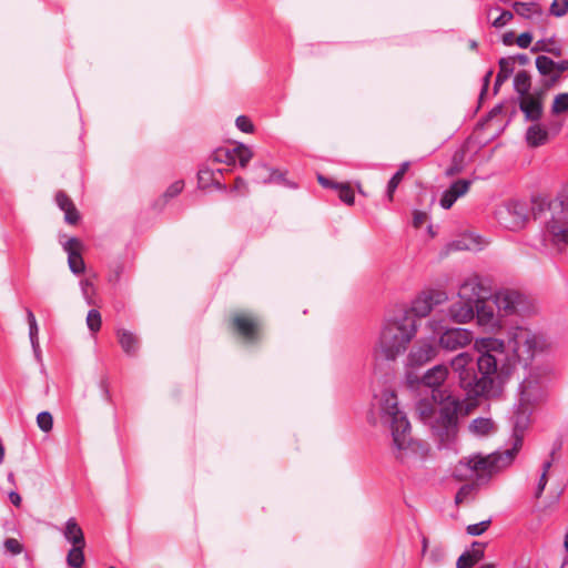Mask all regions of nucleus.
Returning <instances> with one entry per match:
<instances>
[{"label":"nucleus","instance_id":"49","mask_svg":"<svg viewBox=\"0 0 568 568\" xmlns=\"http://www.w3.org/2000/svg\"><path fill=\"white\" fill-rule=\"evenodd\" d=\"M4 548L8 552L12 555H19L23 550V546L21 545V542L14 538H8L4 541Z\"/></svg>","mask_w":568,"mask_h":568},{"label":"nucleus","instance_id":"51","mask_svg":"<svg viewBox=\"0 0 568 568\" xmlns=\"http://www.w3.org/2000/svg\"><path fill=\"white\" fill-rule=\"evenodd\" d=\"M531 42L532 36L529 32L520 33L515 40V43L521 49H527L531 44Z\"/></svg>","mask_w":568,"mask_h":568},{"label":"nucleus","instance_id":"6","mask_svg":"<svg viewBox=\"0 0 568 568\" xmlns=\"http://www.w3.org/2000/svg\"><path fill=\"white\" fill-rule=\"evenodd\" d=\"M514 460V452L476 454L459 460L454 468V477L459 480L480 479L509 466Z\"/></svg>","mask_w":568,"mask_h":568},{"label":"nucleus","instance_id":"30","mask_svg":"<svg viewBox=\"0 0 568 568\" xmlns=\"http://www.w3.org/2000/svg\"><path fill=\"white\" fill-rule=\"evenodd\" d=\"M26 313H27V321H28V324H29L30 342H31V345H32V348H33L34 353H38L39 352V341H38L39 327H38V324H37V320H36V316H34V314L32 313L31 310L28 308L26 311Z\"/></svg>","mask_w":568,"mask_h":568},{"label":"nucleus","instance_id":"37","mask_svg":"<svg viewBox=\"0 0 568 568\" xmlns=\"http://www.w3.org/2000/svg\"><path fill=\"white\" fill-rule=\"evenodd\" d=\"M568 111V93H559L555 97L551 104V112L560 114Z\"/></svg>","mask_w":568,"mask_h":568},{"label":"nucleus","instance_id":"41","mask_svg":"<svg viewBox=\"0 0 568 568\" xmlns=\"http://www.w3.org/2000/svg\"><path fill=\"white\" fill-rule=\"evenodd\" d=\"M466 555L469 556V558L475 562V565L484 558L485 552V544L475 541L471 545V549L468 551H465Z\"/></svg>","mask_w":568,"mask_h":568},{"label":"nucleus","instance_id":"23","mask_svg":"<svg viewBox=\"0 0 568 568\" xmlns=\"http://www.w3.org/2000/svg\"><path fill=\"white\" fill-rule=\"evenodd\" d=\"M62 534L65 540L72 546L85 547V538L82 528L75 518H69L63 527Z\"/></svg>","mask_w":568,"mask_h":568},{"label":"nucleus","instance_id":"4","mask_svg":"<svg viewBox=\"0 0 568 568\" xmlns=\"http://www.w3.org/2000/svg\"><path fill=\"white\" fill-rule=\"evenodd\" d=\"M458 408L459 402L442 392L434 393L432 397L424 398L417 404L420 419L429 425L445 444L456 437Z\"/></svg>","mask_w":568,"mask_h":568},{"label":"nucleus","instance_id":"34","mask_svg":"<svg viewBox=\"0 0 568 568\" xmlns=\"http://www.w3.org/2000/svg\"><path fill=\"white\" fill-rule=\"evenodd\" d=\"M514 87L516 92L519 93L520 97L530 94V77L526 71H520L515 75Z\"/></svg>","mask_w":568,"mask_h":568},{"label":"nucleus","instance_id":"55","mask_svg":"<svg viewBox=\"0 0 568 568\" xmlns=\"http://www.w3.org/2000/svg\"><path fill=\"white\" fill-rule=\"evenodd\" d=\"M234 190H235V191H237V192H240V193H245V192H246V190H247V184H246V182H245L243 179L237 178V179L235 180Z\"/></svg>","mask_w":568,"mask_h":568},{"label":"nucleus","instance_id":"16","mask_svg":"<svg viewBox=\"0 0 568 568\" xmlns=\"http://www.w3.org/2000/svg\"><path fill=\"white\" fill-rule=\"evenodd\" d=\"M549 241L557 247H568V220L552 219L547 225Z\"/></svg>","mask_w":568,"mask_h":568},{"label":"nucleus","instance_id":"57","mask_svg":"<svg viewBox=\"0 0 568 568\" xmlns=\"http://www.w3.org/2000/svg\"><path fill=\"white\" fill-rule=\"evenodd\" d=\"M568 70V60H562L560 62H555V71L557 73H562Z\"/></svg>","mask_w":568,"mask_h":568},{"label":"nucleus","instance_id":"28","mask_svg":"<svg viewBox=\"0 0 568 568\" xmlns=\"http://www.w3.org/2000/svg\"><path fill=\"white\" fill-rule=\"evenodd\" d=\"M282 178V174L277 171L270 169L264 164H258L254 168V181L257 183H268L277 181Z\"/></svg>","mask_w":568,"mask_h":568},{"label":"nucleus","instance_id":"8","mask_svg":"<svg viewBox=\"0 0 568 568\" xmlns=\"http://www.w3.org/2000/svg\"><path fill=\"white\" fill-rule=\"evenodd\" d=\"M448 295L445 291L437 288H426L419 292L409 303L398 312L400 316H407L415 325H418V320L427 317L433 310L446 303Z\"/></svg>","mask_w":568,"mask_h":568},{"label":"nucleus","instance_id":"45","mask_svg":"<svg viewBox=\"0 0 568 568\" xmlns=\"http://www.w3.org/2000/svg\"><path fill=\"white\" fill-rule=\"evenodd\" d=\"M490 525V520H483L478 524L468 525L466 531L470 536H479L484 534Z\"/></svg>","mask_w":568,"mask_h":568},{"label":"nucleus","instance_id":"7","mask_svg":"<svg viewBox=\"0 0 568 568\" xmlns=\"http://www.w3.org/2000/svg\"><path fill=\"white\" fill-rule=\"evenodd\" d=\"M493 303L503 320L514 315L529 317L538 312V306L535 300L518 291L509 288L496 292L493 296Z\"/></svg>","mask_w":568,"mask_h":568},{"label":"nucleus","instance_id":"59","mask_svg":"<svg viewBox=\"0 0 568 568\" xmlns=\"http://www.w3.org/2000/svg\"><path fill=\"white\" fill-rule=\"evenodd\" d=\"M209 174L210 173L207 171H201L199 173V181H200V183H202L204 181L205 176L209 175Z\"/></svg>","mask_w":568,"mask_h":568},{"label":"nucleus","instance_id":"10","mask_svg":"<svg viewBox=\"0 0 568 568\" xmlns=\"http://www.w3.org/2000/svg\"><path fill=\"white\" fill-rule=\"evenodd\" d=\"M541 398V389L537 382L525 379L520 385V408L515 415V430L525 429L528 425L527 406Z\"/></svg>","mask_w":568,"mask_h":568},{"label":"nucleus","instance_id":"50","mask_svg":"<svg viewBox=\"0 0 568 568\" xmlns=\"http://www.w3.org/2000/svg\"><path fill=\"white\" fill-rule=\"evenodd\" d=\"M428 221V215L426 212L423 211H414L413 212V226L415 229L422 227L424 224H426Z\"/></svg>","mask_w":568,"mask_h":568},{"label":"nucleus","instance_id":"24","mask_svg":"<svg viewBox=\"0 0 568 568\" xmlns=\"http://www.w3.org/2000/svg\"><path fill=\"white\" fill-rule=\"evenodd\" d=\"M514 11L525 19H544L545 14L539 4L535 2H520L513 3Z\"/></svg>","mask_w":568,"mask_h":568},{"label":"nucleus","instance_id":"53","mask_svg":"<svg viewBox=\"0 0 568 568\" xmlns=\"http://www.w3.org/2000/svg\"><path fill=\"white\" fill-rule=\"evenodd\" d=\"M456 566L457 568H473L475 566V562H473L469 556L466 555V552H464L458 558Z\"/></svg>","mask_w":568,"mask_h":568},{"label":"nucleus","instance_id":"17","mask_svg":"<svg viewBox=\"0 0 568 568\" xmlns=\"http://www.w3.org/2000/svg\"><path fill=\"white\" fill-rule=\"evenodd\" d=\"M476 305L458 298L448 308L449 318L457 324H467L475 317Z\"/></svg>","mask_w":568,"mask_h":568},{"label":"nucleus","instance_id":"21","mask_svg":"<svg viewBox=\"0 0 568 568\" xmlns=\"http://www.w3.org/2000/svg\"><path fill=\"white\" fill-rule=\"evenodd\" d=\"M469 181L458 180L452 184V186L446 190L440 199V205L443 209H450L456 200L464 194H466L469 190Z\"/></svg>","mask_w":568,"mask_h":568},{"label":"nucleus","instance_id":"31","mask_svg":"<svg viewBox=\"0 0 568 568\" xmlns=\"http://www.w3.org/2000/svg\"><path fill=\"white\" fill-rule=\"evenodd\" d=\"M514 62L510 59L503 58L499 61V72L495 81V90H497L511 74Z\"/></svg>","mask_w":568,"mask_h":568},{"label":"nucleus","instance_id":"5","mask_svg":"<svg viewBox=\"0 0 568 568\" xmlns=\"http://www.w3.org/2000/svg\"><path fill=\"white\" fill-rule=\"evenodd\" d=\"M505 345L510 348L513 357L506 355V349L500 357L510 359L514 366L516 362L528 365L536 356L550 348V343L545 335L523 326H516L509 331Z\"/></svg>","mask_w":568,"mask_h":568},{"label":"nucleus","instance_id":"3","mask_svg":"<svg viewBox=\"0 0 568 568\" xmlns=\"http://www.w3.org/2000/svg\"><path fill=\"white\" fill-rule=\"evenodd\" d=\"M419 325L398 313L384 318L375 336L372 356L376 364L395 362L406 353L416 337Z\"/></svg>","mask_w":568,"mask_h":568},{"label":"nucleus","instance_id":"13","mask_svg":"<svg viewBox=\"0 0 568 568\" xmlns=\"http://www.w3.org/2000/svg\"><path fill=\"white\" fill-rule=\"evenodd\" d=\"M476 321L477 324L486 331L499 332L504 328V320L498 310L495 312L494 307L487 304L476 305Z\"/></svg>","mask_w":568,"mask_h":568},{"label":"nucleus","instance_id":"63","mask_svg":"<svg viewBox=\"0 0 568 568\" xmlns=\"http://www.w3.org/2000/svg\"><path fill=\"white\" fill-rule=\"evenodd\" d=\"M494 11H499V9H498V8H496V9H490V10L488 11V18H489V19H491V16H493Z\"/></svg>","mask_w":568,"mask_h":568},{"label":"nucleus","instance_id":"61","mask_svg":"<svg viewBox=\"0 0 568 568\" xmlns=\"http://www.w3.org/2000/svg\"><path fill=\"white\" fill-rule=\"evenodd\" d=\"M3 459H4V447L0 443V464L3 462Z\"/></svg>","mask_w":568,"mask_h":568},{"label":"nucleus","instance_id":"1","mask_svg":"<svg viewBox=\"0 0 568 568\" xmlns=\"http://www.w3.org/2000/svg\"><path fill=\"white\" fill-rule=\"evenodd\" d=\"M505 341L496 337H480L474 342L478 354L477 368L480 377L473 367V355L463 352L450 361V367L457 375L459 385L470 396L495 397L501 393L503 386L514 373L510 359H503Z\"/></svg>","mask_w":568,"mask_h":568},{"label":"nucleus","instance_id":"42","mask_svg":"<svg viewBox=\"0 0 568 568\" xmlns=\"http://www.w3.org/2000/svg\"><path fill=\"white\" fill-rule=\"evenodd\" d=\"M513 18L514 13L511 11L501 10L496 18L491 19V26L497 29H500L508 24L513 20Z\"/></svg>","mask_w":568,"mask_h":568},{"label":"nucleus","instance_id":"22","mask_svg":"<svg viewBox=\"0 0 568 568\" xmlns=\"http://www.w3.org/2000/svg\"><path fill=\"white\" fill-rule=\"evenodd\" d=\"M483 287L477 278L466 280L459 287L458 298H464L474 305H477L481 297Z\"/></svg>","mask_w":568,"mask_h":568},{"label":"nucleus","instance_id":"33","mask_svg":"<svg viewBox=\"0 0 568 568\" xmlns=\"http://www.w3.org/2000/svg\"><path fill=\"white\" fill-rule=\"evenodd\" d=\"M409 168L408 162H404L399 170L392 176V179L388 182L387 186V196L389 201H393L394 192L397 189L398 184L402 182L405 173L407 172Z\"/></svg>","mask_w":568,"mask_h":568},{"label":"nucleus","instance_id":"62","mask_svg":"<svg viewBox=\"0 0 568 568\" xmlns=\"http://www.w3.org/2000/svg\"><path fill=\"white\" fill-rule=\"evenodd\" d=\"M427 232H428V234H429V236H430V237H434L435 233H434V231H433V226H432V225H428V227H427Z\"/></svg>","mask_w":568,"mask_h":568},{"label":"nucleus","instance_id":"46","mask_svg":"<svg viewBox=\"0 0 568 568\" xmlns=\"http://www.w3.org/2000/svg\"><path fill=\"white\" fill-rule=\"evenodd\" d=\"M474 489L475 487L471 484H466L462 486L455 497L456 504H462L465 500H467L471 496Z\"/></svg>","mask_w":568,"mask_h":568},{"label":"nucleus","instance_id":"25","mask_svg":"<svg viewBox=\"0 0 568 568\" xmlns=\"http://www.w3.org/2000/svg\"><path fill=\"white\" fill-rule=\"evenodd\" d=\"M468 430L474 436L485 437L493 434L496 430V427L490 418L478 417L471 420L468 426Z\"/></svg>","mask_w":568,"mask_h":568},{"label":"nucleus","instance_id":"11","mask_svg":"<svg viewBox=\"0 0 568 568\" xmlns=\"http://www.w3.org/2000/svg\"><path fill=\"white\" fill-rule=\"evenodd\" d=\"M498 223L507 230H521L528 220L526 205L519 202H511L496 212Z\"/></svg>","mask_w":568,"mask_h":568},{"label":"nucleus","instance_id":"2","mask_svg":"<svg viewBox=\"0 0 568 568\" xmlns=\"http://www.w3.org/2000/svg\"><path fill=\"white\" fill-rule=\"evenodd\" d=\"M373 408L377 410L381 422L389 426L393 437V449L397 459L403 463L412 458H423L427 452L425 445L410 436V425L405 414L398 408L396 394L385 388L375 394Z\"/></svg>","mask_w":568,"mask_h":568},{"label":"nucleus","instance_id":"54","mask_svg":"<svg viewBox=\"0 0 568 568\" xmlns=\"http://www.w3.org/2000/svg\"><path fill=\"white\" fill-rule=\"evenodd\" d=\"M81 286H82V291H83V295L87 300V302L89 304H94V302L92 301L91 296H90V292L93 291V287H92V284L90 283V281L85 280L81 283Z\"/></svg>","mask_w":568,"mask_h":568},{"label":"nucleus","instance_id":"14","mask_svg":"<svg viewBox=\"0 0 568 568\" xmlns=\"http://www.w3.org/2000/svg\"><path fill=\"white\" fill-rule=\"evenodd\" d=\"M252 149L243 143L237 144L233 150L219 149L215 152V159L220 162L234 163L239 160L242 168H245L253 158Z\"/></svg>","mask_w":568,"mask_h":568},{"label":"nucleus","instance_id":"32","mask_svg":"<svg viewBox=\"0 0 568 568\" xmlns=\"http://www.w3.org/2000/svg\"><path fill=\"white\" fill-rule=\"evenodd\" d=\"M67 564L72 568H81L84 564V547L72 546L67 555Z\"/></svg>","mask_w":568,"mask_h":568},{"label":"nucleus","instance_id":"40","mask_svg":"<svg viewBox=\"0 0 568 568\" xmlns=\"http://www.w3.org/2000/svg\"><path fill=\"white\" fill-rule=\"evenodd\" d=\"M37 425L42 432L49 433L53 427L52 415L49 412L39 413L37 416Z\"/></svg>","mask_w":568,"mask_h":568},{"label":"nucleus","instance_id":"29","mask_svg":"<svg viewBox=\"0 0 568 568\" xmlns=\"http://www.w3.org/2000/svg\"><path fill=\"white\" fill-rule=\"evenodd\" d=\"M118 338H119V343H120L122 349L125 353L132 354L136 351L138 339L131 332L125 331V329H119Z\"/></svg>","mask_w":568,"mask_h":568},{"label":"nucleus","instance_id":"9","mask_svg":"<svg viewBox=\"0 0 568 568\" xmlns=\"http://www.w3.org/2000/svg\"><path fill=\"white\" fill-rule=\"evenodd\" d=\"M426 327L437 336L438 347L454 352L468 346L473 339V332L460 327H444L442 321L435 317L428 320Z\"/></svg>","mask_w":568,"mask_h":568},{"label":"nucleus","instance_id":"60","mask_svg":"<svg viewBox=\"0 0 568 568\" xmlns=\"http://www.w3.org/2000/svg\"><path fill=\"white\" fill-rule=\"evenodd\" d=\"M318 182L323 185V186H328L331 185V183L323 176H318Z\"/></svg>","mask_w":568,"mask_h":568},{"label":"nucleus","instance_id":"12","mask_svg":"<svg viewBox=\"0 0 568 568\" xmlns=\"http://www.w3.org/2000/svg\"><path fill=\"white\" fill-rule=\"evenodd\" d=\"M438 355V345L427 338H420L410 349L407 362L410 366H423Z\"/></svg>","mask_w":568,"mask_h":568},{"label":"nucleus","instance_id":"52","mask_svg":"<svg viewBox=\"0 0 568 568\" xmlns=\"http://www.w3.org/2000/svg\"><path fill=\"white\" fill-rule=\"evenodd\" d=\"M183 187H184V183L182 181H175L168 187V190L165 192V196L166 197L176 196L178 194H180L182 192Z\"/></svg>","mask_w":568,"mask_h":568},{"label":"nucleus","instance_id":"58","mask_svg":"<svg viewBox=\"0 0 568 568\" xmlns=\"http://www.w3.org/2000/svg\"><path fill=\"white\" fill-rule=\"evenodd\" d=\"M9 498H10V501H11L14 506L19 507V506L21 505V500H22V499H21V496H20L18 493H16V491H11V493L9 494Z\"/></svg>","mask_w":568,"mask_h":568},{"label":"nucleus","instance_id":"18","mask_svg":"<svg viewBox=\"0 0 568 568\" xmlns=\"http://www.w3.org/2000/svg\"><path fill=\"white\" fill-rule=\"evenodd\" d=\"M235 329L246 339H254L260 332V322L247 314H237L233 318Z\"/></svg>","mask_w":568,"mask_h":568},{"label":"nucleus","instance_id":"15","mask_svg":"<svg viewBox=\"0 0 568 568\" xmlns=\"http://www.w3.org/2000/svg\"><path fill=\"white\" fill-rule=\"evenodd\" d=\"M519 108L527 121H538L542 115V95L534 93L520 97Z\"/></svg>","mask_w":568,"mask_h":568},{"label":"nucleus","instance_id":"43","mask_svg":"<svg viewBox=\"0 0 568 568\" xmlns=\"http://www.w3.org/2000/svg\"><path fill=\"white\" fill-rule=\"evenodd\" d=\"M338 190V196L344 203L352 205L354 203V191L348 184L336 185Z\"/></svg>","mask_w":568,"mask_h":568},{"label":"nucleus","instance_id":"38","mask_svg":"<svg viewBox=\"0 0 568 568\" xmlns=\"http://www.w3.org/2000/svg\"><path fill=\"white\" fill-rule=\"evenodd\" d=\"M551 467V462L550 460H547L542 464V473L539 477V480H538V484H537V488H536V491H535V497L536 498H539L541 495H542V491L548 483V471Z\"/></svg>","mask_w":568,"mask_h":568},{"label":"nucleus","instance_id":"44","mask_svg":"<svg viewBox=\"0 0 568 568\" xmlns=\"http://www.w3.org/2000/svg\"><path fill=\"white\" fill-rule=\"evenodd\" d=\"M568 12V0H554L550 6V13L555 17H562Z\"/></svg>","mask_w":568,"mask_h":568},{"label":"nucleus","instance_id":"64","mask_svg":"<svg viewBox=\"0 0 568 568\" xmlns=\"http://www.w3.org/2000/svg\"><path fill=\"white\" fill-rule=\"evenodd\" d=\"M480 568H495L494 564H485Z\"/></svg>","mask_w":568,"mask_h":568},{"label":"nucleus","instance_id":"56","mask_svg":"<svg viewBox=\"0 0 568 568\" xmlns=\"http://www.w3.org/2000/svg\"><path fill=\"white\" fill-rule=\"evenodd\" d=\"M515 33L514 31H509V32H506L504 36H503V43L505 45H513L515 43Z\"/></svg>","mask_w":568,"mask_h":568},{"label":"nucleus","instance_id":"20","mask_svg":"<svg viewBox=\"0 0 568 568\" xmlns=\"http://www.w3.org/2000/svg\"><path fill=\"white\" fill-rule=\"evenodd\" d=\"M448 367L439 364L425 372L422 377V384L432 388L434 393L445 383L448 377Z\"/></svg>","mask_w":568,"mask_h":568},{"label":"nucleus","instance_id":"48","mask_svg":"<svg viewBox=\"0 0 568 568\" xmlns=\"http://www.w3.org/2000/svg\"><path fill=\"white\" fill-rule=\"evenodd\" d=\"M236 128L245 133H252L254 131V125L251 120L245 115L237 116L235 121Z\"/></svg>","mask_w":568,"mask_h":568},{"label":"nucleus","instance_id":"47","mask_svg":"<svg viewBox=\"0 0 568 568\" xmlns=\"http://www.w3.org/2000/svg\"><path fill=\"white\" fill-rule=\"evenodd\" d=\"M464 244H457V248H465V250H478L481 245L480 237L469 235L464 239Z\"/></svg>","mask_w":568,"mask_h":568},{"label":"nucleus","instance_id":"36","mask_svg":"<svg viewBox=\"0 0 568 568\" xmlns=\"http://www.w3.org/2000/svg\"><path fill=\"white\" fill-rule=\"evenodd\" d=\"M536 68L541 74L549 75L555 72V61L546 55H539L536 58Z\"/></svg>","mask_w":568,"mask_h":568},{"label":"nucleus","instance_id":"26","mask_svg":"<svg viewBox=\"0 0 568 568\" xmlns=\"http://www.w3.org/2000/svg\"><path fill=\"white\" fill-rule=\"evenodd\" d=\"M526 141L532 148L544 145L548 141V131L538 123L532 124L527 129Z\"/></svg>","mask_w":568,"mask_h":568},{"label":"nucleus","instance_id":"19","mask_svg":"<svg viewBox=\"0 0 568 568\" xmlns=\"http://www.w3.org/2000/svg\"><path fill=\"white\" fill-rule=\"evenodd\" d=\"M64 250L68 253V263L70 270L74 274L82 273L85 267L81 256L82 243L78 239L72 237L64 244Z\"/></svg>","mask_w":568,"mask_h":568},{"label":"nucleus","instance_id":"35","mask_svg":"<svg viewBox=\"0 0 568 568\" xmlns=\"http://www.w3.org/2000/svg\"><path fill=\"white\" fill-rule=\"evenodd\" d=\"M532 52H548L559 57L561 54L560 48L550 39L538 40L531 48Z\"/></svg>","mask_w":568,"mask_h":568},{"label":"nucleus","instance_id":"27","mask_svg":"<svg viewBox=\"0 0 568 568\" xmlns=\"http://www.w3.org/2000/svg\"><path fill=\"white\" fill-rule=\"evenodd\" d=\"M57 204L65 213V221L70 224H74L79 220L78 212L71 202V200L62 192L55 196Z\"/></svg>","mask_w":568,"mask_h":568},{"label":"nucleus","instance_id":"39","mask_svg":"<svg viewBox=\"0 0 568 568\" xmlns=\"http://www.w3.org/2000/svg\"><path fill=\"white\" fill-rule=\"evenodd\" d=\"M101 324H102V318H101L100 312L97 310L89 311L88 316H87V325H88L89 329L93 334H95L97 332L100 331Z\"/></svg>","mask_w":568,"mask_h":568}]
</instances>
